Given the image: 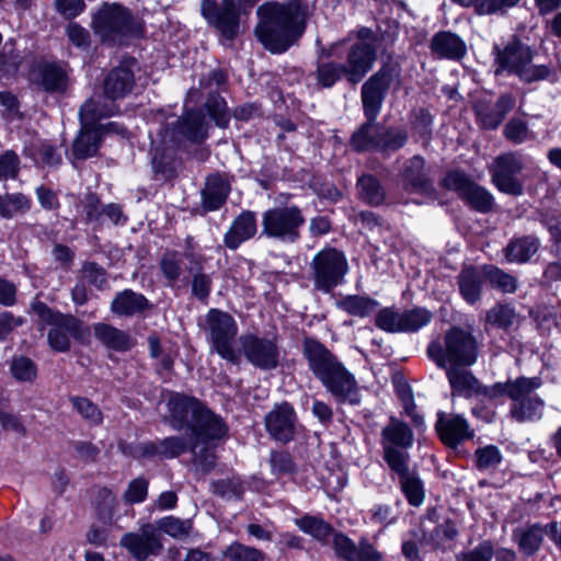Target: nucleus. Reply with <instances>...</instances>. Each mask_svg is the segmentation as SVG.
<instances>
[{"label":"nucleus","mask_w":561,"mask_h":561,"mask_svg":"<svg viewBox=\"0 0 561 561\" xmlns=\"http://www.w3.org/2000/svg\"><path fill=\"white\" fill-rule=\"evenodd\" d=\"M311 15L308 0L264 1L256 8L254 35L265 50L282 55L298 44Z\"/></svg>","instance_id":"f257e3e1"},{"label":"nucleus","mask_w":561,"mask_h":561,"mask_svg":"<svg viewBox=\"0 0 561 561\" xmlns=\"http://www.w3.org/2000/svg\"><path fill=\"white\" fill-rule=\"evenodd\" d=\"M396 82L401 84V66L391 58L381 62L379 69L374 72L362 85L360 98L366 122L362 124L348 140H408L405 134L392 135L389 130L376 123L388 92Z\"/></svg>","instance_id":"f03ea898"},{"label":"nucleus","mask_w":561,"mask_h":561,"mask_svg":"<svg viewBox=\"0 0 561 561\" xmlns=\"http://www.w3.org/2000/svg\"><path fill=\"white\" fill-rule=\"evenodd\" d=\"M90 28L106 47L128 46L142 39L147 27L145 20L121 2L103 1L91 12Z\"/></svg>","instance_id":"7ed1b4c3"},{"label":"nucleus","mask_w":561,"mask_h":561,"mask_svg":"<svg viewBox=\"0 0 561 561\" xmlns=\"http://www.w3.org/2000/svg\"><path fill=\"white\" fill-rule=\"evenodd\" d=\"M172 427L190 431V443L209 444L228 435V425L202 401L181 393L171 394L168 401Z\"/></svg>","instance_id":"20e7f679"},{"label":"nucleus","mask_w":561,"mask_h":561,"mask_svg":"<svg viewBox=\"0 0 561 561\" xmlns=\"http://www.w3.org/2000/svg\"><path fill=\"white\" fill-rule=\"evenodd\" d=\"M302 353L309 369L337 401L359 403L360 398L354 376L322 343L313 337H306L302 343Z\"/></svg>","instance_id":"39448f33"},{"label":"nucleus","mask_w":561,"mask_h":561,"mask_svg":"<svg viewBox=\"0 0 561 561\" xmlns=\"http://www.w3.org/2000/svg\"><path fill=\"white\" fill-rule=\"evenodd\" d=\"M396 37V31L393 33L386 31L379 35L373 28L364 25L348 33L347 39L343 41V64L355 85L373 70L378 59L380 42L393 43Z\"/></svg>","instance_id":"423d86ee"},{"label":"nucleus","mask_w":561,"mask_h":561,"mask_svg":"<svg viewBox=\"0 0 561 561\" xmlns=\"http://www.w3.org/2000/svg\"><path fill=\"white\" fill-rule=\"evenodd\" d=\"M31 308L43 325L50 327L47 341L55 352H68L71 347V337L83 342L90 335L89 327L72 314L54 310L41 300H34Z\"/></svg>","instance_id":"0eeeda50"},{"label":"nucleus","mask_w":561,"mask_h":561,"mask_svg":"<svg viewBox=\"0 0 561 561\" xmlns=\"http://www.w3.org/2000/svg\"><path fill=\"white\" fill-rule=\"evenodd\" d=\"M477 339L467 330L453 327L444 334L443 342L433 341L427 346L428 357L439 368L472 366L478 359Z\"/></svg>","instance_id":"6e6552de"},{"label":"nucleus","mask_w":561,"mask_h":561,"mask_svg":"<svg viewBox=\"0 0 561 561\" xmlns=\"http://www.w3.org/2000/svg\"><path fill=\"white\" fill-rule=\"evenodd\" d=\"M78 115L80 129L73 140H105L111 137H118L121 140L130 139V131L123 123H101L103 118H107L112 114L100 98L87 99L81 104Z\"/></svg>","instance_id":"1a4fd4ad"},{"label":"nucleus","mask_w":561,"mask_h":561,"mask_svg":"<svg viewBox=\"0 0 561 561\" xmlns=\"http://www.w3.org/2000/svg\"><path fill=\"white\" fill-rule=\"evenodd\" d=\"M202 328L211 351L233 365L240 364V352L234 350L238 324L229 312L217 308L209 309L204 318Z\"/></svg>","instance_id":"9d476101"},{"label":"nucleus","mask_w":561,"mask_h":561,"mask_svg":"<svg viewBox=\"0 0 561 561\" xmlns=\"http://www.w3.org/2000/svg\"><path fill=\"white\" fill-rule=\"evenodd\" d=\"M536 55V49L520 34L513 33L506 41L492 46L493 73L495 77H516L524 66L534 61Z\"/></svg>","instance_id":"9b49d317"},{"label":"nucleus","mask_w":561,"mask_h":561,"mask_svg":"<svg viewBox=\"0 0 561 561\" xmlns=\"http://www.w3.org/2000/svg\"><path fill=\"white\" fill-rule=\"evenodd\" d=\"M310 271L313 288L329 294L344 283L348 262L342 251L327 247L312 257Z\"/></svg>","instance_id":"f8f14e48"},{"label":"nucleus","mask_w":561,"mask_h":561,"mask_svg":"<svg viewBox=\"0 0 561 561\" xmlns=\"http://www.w3.org/2000/svg\"><path fill=\"white\" fill-rule=\"evenodd\" d=\"M305 222V216L296 205L273 207L262 214V233L280 242L294 243L300 239Z\"/></svg>","instance_id":"ddd939ff"},{"label":"nucleus","mask_w":561,"mask_h":561,"mask_svg":"<svg viewBox=\"0 0 561 561\" xmlns=\"http://www.w3.org/2000/svg\"><path fill=\"white\" fill-rule=\"evenodd\" d=\"M413 432L409 425L397 417H390L380 434L382 458L389 468L409 462L408 449L413 445Z\"/></svg>","instance_id":"4468645a"},{"label":"nucleus","mask_w":561,"mask_h":561,"mask_svg":"<svg viewBox=\"0 0 561 561\" xmlns=\"http://www.w3.org/2000/svg\"><path fill=\"white\" fill-rule=\"evenodd\" d=\"M210 124L202 108L184 107L182 115L173 122L164 123L160 128L161 140H207Z\"/></svg>","instance_id":"2eb2a0df"},{"label":"nucleus","mask_w":561,"mask_h":561,"mask_svg":"<svg viewBox=\"0 0 561 561\" xmlns=\"http://www.w3.org/2000/svg\"><path fill=\"white\" fill-rule=\"evenodd\" d=\"M241 354L255 368L272 370L278 366L279 348L276 337L247 333L239 339Z\"/></svg>","instance_id":"dca6fc26"},{"label":"nucleus","mask_w":561,"mask_h":561,"mask_svg":"<svg viewBox=\"0 0 561 561\" xmlns=\"http://www.w3.org/2000/svg\"><path fill=\"white\" fill-rule=\"evenodd\" d=\"M519 385L523 386L520 393L516 399H511L510 415L516 422H535L542 417L545 402L534 392L541 387L539 377H518Z\"/></svg>","instance_id":"f3484780"},{"label":"nucleus","mask_w":561,"mask_h":561,"mask_svg":"<svg viewBox=\"0 0 561 561\" xmlns=\"http://www.w3.org/2000/svg\"><path fill=\"white\" fill-rule=\"evenodd\" d=\"M67 64L61 60L37 59L32 67V81L47 94H64L69 87Z\"/></svg>","instance_id":"a211bd4d"},{"label":"nucleus","mask_w":561,"mask_h":561,"mask_svg":"<svg viewBox=\"0 0 561 561\" xmlns=\"http://www.w3.org/2000/svg\"><path fill=\"white\" fill-rule=\"evenodd\" d=\"M119 545L137 561L156 557L163 548L161 539L151 524L141 526L137 531L124 534Z\"/></svg>","instance_id":"6ab92c4d"},{"label":"nucleus","mask_w":561,"mask_h":561,"mask_svg":"<svg viewBox=\"0 0 561 561\" xmlns=\"http://www.w3.org/2000/svg\"><path fill=\"white\" fill-rule=\"evenodd\" d=\"M516 106V96L512 92L499 95L492 105L488 100H479L473 105L476 121L484 130H495L505 121L507 114Z\"/></svg>","instance_id":"aec40b11"},{"label":"nucleus","mask_w":561,"mask_h":561,"mask_svg":"<svg viewBox=\"0 0 561 561\" xmlns=\"http://www.w3.org/2000/svg\"><path fill=\"white\" fill-rule=\"evenodd\" d=\"M201 13L221 39L234 42L241 33V14L237 11L219 10L217 0H202Z\"/></svg>","instance_id":"412c9836"},{"label":"nucleus","mask_w":561,"mask_h":561,"mask_svg":"<svg viewBox=\"0 0 561 561\" xmlns=\"http://www.w3.org/2000/svg\"><path fill=\"white\" fill-rule=\"evenodd\" d=\"M522 170V160L512 153L499 156L490 169L495 186L512 195L523 194V184L516 178Z\"/></svg>","instance_id":"4be33fe9"},{"label":"nucleus","mask_w":561,"mask_h":561,"mask_svg":"<svg viewBox=\"0 0 561 561\" xmlns=\"http://www.w3.org/2000/svg\"><path fill=\"white\" fill-rule=\"evenodd\" d=\"M267 433L275 440L288 443L294 439L297 427V414L291 404H276L264 417Z\"/></svg>","instance_id":"5701e85b"},{"label":"nucleus","mask_w":561,"mask_h":561,"mask_svg":"<svg viewBox=\"0 0 561 561\" xmlns=\"http://www.w3.org/2000/svg\"><path fill=\"white\" fill-rule=\"evenodd\" d=\"M136 62L134 57L123 60L113 67L102 82L104 98L117 101L127 96L135 85V72L131 66Z\"/></svg>","instance_id":"b1692460"},{"label":"nucleus","mask_w":561,"mask_h":561,"mask_svg":"<svg viewBox=\"0 0 561 561\" xmlns=\"http://www.w3.org/2000/svg\"><path fill=\"white\" fill-rule=\"evenodd\" d=\"M557 522H551L546 525L539 523L517 527L512 533V540L517 545L518 551L525 558L535 556L545 542V536L556 533Z\"/></svg>","instance_id":"393cba45"},{"label":"nucleus","mask_w":561,"mask_h":561,"mask_svg":"<svg viewBox=\"0 0 561 561\" xmlns=\"http://www.w3.org/2000/svg\"><path fill=\"white\" fill-rule=\"evenodd\" d=\"M330 542L335 556L345 561H381L382 559L381 553L366 538H360L356 545L350 537L335 530Z\"/></svg>","instance_id":"a878e982"},{"label":"nucleus","mask_w":561,"mask_h":561,"mask_svg":"<svg viewBox=\"0 0 561 561\" xmlns=\"http://www.w3.org/2000/svg\"><path fill=\"white\" fill-rule=\"evenodd\" d=\"M179 152V142H151L150 154L154 173L164 180L175 178L184 159Z\"/></svg>","instance_id":"bb28decb"},{"label":"nucleus","mask_w":561,"mask_h":561,"mask_svg":"<svg viewBox=\"0 0 561 561\" xmlns=\"http://www.w3.org/2000/svg\"><path fill=\"white\" fill-rule=\"evenodd\" d=\"M402 185L405 191L411 193L426 196L435 195L433 180L431 179L428 171L425 169V161L423 158L415 156L407 162L402 174Z\"/></svg>","instance_id":"cd10ccee"},{"label":"nucleus","mask_w":561,"mask_h":561,"mask_svg":"<svg viewBox=\"0 0 561 561\" xmlns=\"http://www.w3.org/2000/svg\"><path fill=\"white\" fill-rule=\"evenodd\" d=\"M431 53L440 59L460 61L467 55L465 39L453 31L440 30L430 42Z\"/></svg>","instance_id":"c85d7f7f"},{"label":"nucleus","mask_w":561,"mask_h":561,"mask_svg":"<svg viewBox=\"0 0 561 561\" xmlns=\"http://www.w3.org/2000/svg\"><path fill=\"white\" fill-rule=\"evenodd\" d=\"M257 232L256 215L252 210H243L231 222L224 236V244L229 250H237L243 242L254 238Z\"/></svg>","instance_id":"c756f323"},{"label":"nucleus","mask_w":561,"mask_h":561,"mask_svg":"<svg viewBox=\"0 0 561 561\" xmlns=\"http://www.w3.org/2000/svg\"><path fill=\"white\" fill-rule=\"evenodd\" d=\"M436 431L442 442L451 448L457 447L461 442L473 436L467 420L458 414L446 417L443 413H439Z\"/></svg>","instance_id":"7c9ffc66"},{"label":"nucleus","mask_w":561,"mask_h":561,"mask_svg":"<svg viewBox=\"0 0 561 561\" xmlns=\"http://www.w3.org/2000/svg\"><path fill=\"white\" fill-rule=\"evenodd\" d=\"M197 107L202 108V113H204L205 118L209 122L210 128L213 126L219 129H227L229 127L231 111L219 91H209L205 102Z\"/></svg>","instance_id":"2f4dec72"},{"label":"nucleus","mask_w":561,"mask_h":561,"mask_svg":"<svg viewBox=\"0 0 561 561\" xmlns=\"http://www.w3.org/2000/svg\"><path fill=\"white\" fill-rule=\"evenodd\" d=\"M93 331L96 340L106 348L124 353L131 350L136 341L131 335L112 324L99 322L93 325Z\"/></svg>","instance_id":"473e14b6"},{"label":"nucleus","mask_w":561,"mask_h":561,"mask_svg":"<svg viewBox=\"0 0 561 561\" xmlns=\"http://www.w3.org/2000/svg\"><path fill=\"white\" fill-rule=\"evenodd\" d=\"M467 367L449 366L444 368L453 396H462L465 398L478 397L480 381L470 370L466 369Z\"/></svg>","instance_id":"72a5a7b5"},{"label":"nucleus","mask_w":561,"mask_h":561,"mask_svg":"<svg viewBox=\"0 0 561 561\" xmlns=\"http://www.w3.org/2000/svg\"><path fill=\"white\" fill-rule=\"evenodd\" d=\"M229 193L230 183L226 178L219 174L209 175L202 191L203 209L206 211L219 209L226 203Z\"/></svg>","instance_id":"f704fd0d"},{"label":"nucleus","mask_w":561,"mask_h":561,"mask_svg":"<svg viewBox=\"0 0 561 561\" xmlns=\"http://www.w3.org/2000/svg\"><path fill=\"white\" fill-rule=\"evenodd\" d=\"M151 308L152 305L142 294L131 289L117 293L111 304L112 312L121 317H133Z\"/></svg>","instance_id":"c9c22d12"},{"label":"nucleus","mask_w":561,"mask_h":561,"mask_svg":"<svg viewBox=\"0 0 561 561\" xmlns=\"http://www.w3.org/2000/svg\"><path fill=\"white\" fill-rule=\"evenodd\" d=\"M390 469L399 476L401 490L409 504L420 506L424 502L425 492L420 478L410 471L409 462L391 467Z\"/></svg>","instance_id":"e433bc0d"},{"label":"nucleus","mask_w":561,"mask_h":561,"mask_svg":"<svg viewBox=\"0 0 561 561\" xmlns=\"http://www.w3.org/2000/svg\"><path fill=\"white\" fill-rule=\"evenodd\" d=\"M540 241L536 236H522L510 240L504 248V256L511 263H527L538 252Z\"/></svg>","instance_id":"4c0bfd02"},{"label":"nucleus","mask_w":561,"mask_h":561,"mask_svg":"<svg viewBox=\"0 0 561 561\" xmlns=\"http://www.w3.org/2000/svg\"><path fill=\"white\" fill-rule=\"evenodd\" d=\"M317 84L322 89H332L337 82L345 80L355 87L343 62L335 60L318 61L316 68Z\"/></svg>","instance_id":"58836bf2"},{"label":"nucleus","mask_w":561,"mask_h":561,"mask_svg":"<svg viewBox=\"0 0 561 561\" xmlns=\"http://www.w3.org/2000/svg\"><path fill=\"white\" fill-rule=\"evenodd\" d=\"M295 525L322 545H329L335 529L322 517L306 514L295 519Z\"/></svg>","instance_id":"ea45409f"},{"label":"nucleus","mask_w":561,"mask_h":561,"mask_svg":"<svg viewBox=\"0 0 561 561\" xmlns=\"http://www.w3.org/2000/svg\"><path fill=\"white\" fill-rule=\"evenodd\" d=\"M482 275L472 266L465 267L458 275V285L462 298L474 304L480 299L482 290Z\"/></svg>","instance_id":"a19ab883"},{"label":"nucleus","mask_w":561,"mask_h":561,"mask_svg":"<svg viewBox=\"0 0 561 561\" xmlns=\"http://www.w3.org/2000/svg\"><path fill=\"white\" fill-rule=\"evenodd\" d=\"M519 316L508 304H496L485 313V330L489 327L507 331L518 322Z\"/></svg>","instance_id":"79ce46f5"},{"label":"nucleus","mask_w":561,"mask_h":561,"mask_svg":"<svg viewBox=\"0 0 561 561\" xmlns=\"http://www.w3.org/2000/svg\"><path fill=\"white\" fill-rule=\"evenodd\" d=\"M434 116L426 107L414 110L410 114L411 134L420 140H432Z\"/></svg>","instance_id":"37998d69"},{"label":"nucleus","mask_w":561,"mask_h":561,"mask_svg":"<svg viewBox=\"0 0 561 561\" xmlns=\"http://www.w3.org/2000/svg\"><path fill=\"white\" fill-rule=\"evenodd\" d=\"M360 199L369 205L378 206L385 201V191L379 181L373 175H363L357 180Z\"/></svg>","instance_id":"c03bdc74"},{"label":"nucleus","mask_w":561,"mask_h":561,"mask_svg":"<svg viewBox=\"0 0 561 561\" xmlns=\"http://www.w3.org/2000/svg\"><path fill=\"white\" fill-rule=\"evenodd\" d=\"M337 306L351 316L365 318L375 311L378 302L369 297L353 295L342 299Z\"/></svg>","instance_id":"a18cd8bd"},{"label":"nucleus","mask_w":561,"mask_h":561,"mask_svg":"<svg viewBox=\"0 0 561 561\" xmlns=\"http://www.w3.org/2000/svg\"><path fill=\"white\" fill-rule=\"evenodd\" d=\"M31 208V201L22 193L0 195V217L9 219Z\"/></svg>","instance_id":"49530a36"},{"label":"nucleus","mask_w":561,"mask_h":561,"mask_svg":"<svg viewBox=\"0 0 561 561\" xmlns=\"http://www.w3.org/2000/svg\"><path fill=\"white\" fill-rule=\"evenodd\" d=\"M523 84H533L539 81H556V73L549 65L528 64L516 75Z\"/></svg>","instance_id":"de8ad7c7"},{"label":"nucleus","mask_w":561,"mask_h":561,"mask_svg":"<svg viewBox=\"0 0 561 561\" xmlns=\"http://www.w3.org/2000/svg\"><path fill=\"white\" fill-rule=\"evenodd\" d=\"M159 266L168 284L173 286L183 273L182 256L175 250H168L162 254Z\"/></svg>","instance_id":"09e8293b"},{"label":"nucleus","mask_w":561,"mask_h":561,"mask_svg":"<svg viewBox=\"0 0 561 561\" xmlns=\"http://www.w3.org/2000/svg\"><path fill=\"white\" fill-rule=\"evenodd\" d=\"M518 378L507 380L506 382H496L493 386H483L480 382V389L478 390V397L482 396L490 400L499 398L501 396H507L510 399L518 398V392L523 390V386L519 385Z\"/></svg>","instance_id":"8fccbe9b"},{"label":"nucleus","mask_w":561,"mask_h":561,"mask_svg":"<svg viewBox=\"0 0 561 561\" xmlns=\"http://www.w3.org/2000/svg\"><path fill=\"white\" fill-rule=\"evenodd\" d=\"M484 276L491 286L505 294H513L517 289V279L515 276L504 272L496 266H488L484 268Z\"/></svg>","instance_id":"3c124183"},{"label":"nucleus","mask_w":561,"mask_h":561,"mask_svg":"<svg viewBox=\"0 0 561 561\" xmlns=\"http://www.w3.org/2000/svg\"><path fill=\"white\" fill-rule=\"evenodd\" d=\"M400 318L401 332H415L431 321L432 313L425 308L415 307L400 312Z\"/></svg>","instance_id":"603ef678"},{"label":"nucleus","mask_w":561,"mask_h":561,"mask_svg":"<svg viewBox=\"0 0 561 561\" xmlns=\"http://www.w3.org/2000/svg\"><path fill=\"white\" fill-rule=\"evenodd\" d=\"M27 150L37 164L54 167L61 162V153L49 142H31Z\"/></svg>","instance_id":"864d4df0"},{"label":"nucleus","mask_w":561,"mask_h":561,"mask_svg":"<svg viewBox=\"0 0 561 561\" xmlns=\"http://www.w3.org/2000/svg\"><path fill=\"white\" fill-rule=\"evenodd\" d=\"M474 210L489 213L493 207V196L482 186L471 184L470 188L462 197Z\"/></svg>","instance_id":"5fc2aeb1"},{"label":"nucleus","mask_w":561,"mask_h":561,"mask_svg":"<svg viewBox=\"0 0 561 561\" xmlns=\"http://www.w3.org/2000/svg\"><path fill=\"white\" fill-rule=\"evenodd\" d=\"M203 443H190V449L193 454V463L203 473L210 472L216 466V454L214 449Z\"/></svg>","instance_id":"6e6d98bb"},{"label":"nucleus","mask_w":561,"mask_h":561,"mask_svg":"<svg viewBox=\"0 0 561 561\" xmlns=\"http://www.w3.org/2000/svg\"><path fill=\"white\" fill-rule=\"evenodd\" d=\"M224 554L231 561H265L266 558L263 551L240 542L228 546Z\"/></svg>","instance_id":"4d7b16f0"},{"label":"nucleus","mask_w":561,"mask_h":561,"mask_svg":"<svg viewBox=\"0 0 561 561\" xmlns=\"http://www.w3.org/2000/svg\"><path fill=\"white\" fill-rule=\"evenodd\" d=\"M72 408L91 425H100L103 421L101 410L91 400L83 397H70Z\"/></svg>","instance_id":"13d9d810"},{"label":"nucleus","mask_w":561,"mask_h":561,"mask_svg":"<svg viewBox=\"0 0 561 561\" xmlns=\"http://www.w3.org/2000/svg\"><path fill=\"white\" fill-rule=\"evenodd\" d=\"M157 528L173 538H182L190 534L192 523L188 519L167 516L157 522Z\"/></svg>","instance_id":"bf43d9fd"},{"label":"nucleus","mask_w":561,"mask_h":561,"mask_svg":"<svg viewBox=\"0 0 561 561\" xmlns=\"http://www.w3.org/2000/svg\"><path fill=\"white\" fill-rule=\"evenodd\" d=\"M522 0H479L478 16L504 15L508 10L517 7Z\"/></svg>","instance_id":"052dcab7"},{"label":"nucleus","mask_w":561,"mask_h":561,"mask_svg":"<svg viewBox=\"0 0 561 561\" xmlns=\"http://www.w3.org/2000/svg\"><path fill=\"white\" fill-rule=\"evenodd\" d=\"M476 466L479 470L496 468L502 461V454L494 445L480 447L474 453Z\"/></svg>","instance_id":"680f3d73"},{"label":"nucleus","mask_w":561,"mask_h":561,"mask_svg":"<svg viewBox=\"0 0 561 561\" xmlns=\"http://www.w3.org/2000/svg\"><path fill=\"white\" fill-rule=\"evenodd\" d=\"M211 492L221 497H240L243 494V485L239 478H225L211 482Z\"/></svg>","instance_id":"e2e57ef3"},{"label":"nucleus","mask_w":561,"mask_h":561,"mask_svg":"<svg viewBox=\"0 0 561 561\" xmlns=\"http://www.w3.org/2000/svg\"><path fill=\"white\" fill-rule=\"evenodd\" d=\"M199 87L204 90L213 91V88H216L215 91H226L229 83V73L225 68H214L208 73L202 76L199 78Z\"/></svg>","instance_id":"0e129e2a"},{"label":"nucleus","mask_w":561,"mask_h":561,"mask_svg":"<svg viewBox=\"0 0 561 561\" xmlns=\"http://www.w3.org/2000/svg\"><path fill=\"white\" fill-rule=\"evenodd\" d=\"M55 11L66 21L71 22L87 10L84 0H54Z\"/></svg>","instance_id":"69168bd1"},{"label":"nucleus","mask_w":561,"mask_h":561,"mask_svg":"<svg viewBox=\"0 0 561 561\" xmlns=\"http://www.w3.org/2000/svg\"><path fill=\"white\" fill-rule=\"evenodd\" d=\"M493 557V542L491 540H482L473 549L457 554L456 561H492Z\"/></svg>","instance_id":"338daca9"},{"label":"nucleus","mask_w":561,"mask_h":561,"mask_svg":"<svg viewBox=\"0 0 561 561\" xmlns=\"http://www.w3.org/2000/svg\"><path fill=\"white\" fill-rule=\"evenodd\" d=\"M65 34L68 41L77 48L87 49L91 46L90 32L76 21L68 22L65 27Z\"/></svg>","instance_id":"774afa93"}]
</instances>
